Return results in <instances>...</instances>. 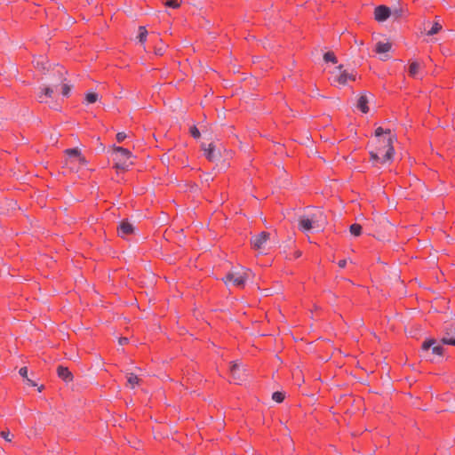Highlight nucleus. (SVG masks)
Here are the masks:
<instances>
[{
  "label": "nucleus",
  "instance_id": "nucleus-1",
  "mask_svg": "<svg viewBox=\"0 0 455 455\" xmlns=\"http://www.w3.org/2000/svg\"><path fill=\"white\" fill-rule=\"evenodd\" d=\"M326 225L327 218L320 210H316L308 214L301 215L298 220L299 228L304 233L309 232L313 229L316 231L322 230Z\"/></svg>",
  "mask_w": 455,
  "mask_h": 455
},
{
  "label": "nucleus",
  "instance_id": "nucleus-2",
  "mask_svg": "<svg viewBox=\"0 0 455 455\" xmlns=\"http://www.w3.org/2000/svg\"><path fill=\"white\" fill-rule=\"evenodd\" d=\"M252 272L249 268L243 267L232 268L223 278L226 285H234L243 288L245 283L251 278Z\"/></svg>",
  "mask_w": 455,
  "mask_h": 455
},
{
  "label": "nucleus",
  "instance_id": "nucleus-3",
  "mask_svg": "<svg viewBox=\"0 0 455 455\" xmlns=\"http://www.w3.org/2000/svg\"><path fill=\"white\" fill-rule=\"evenodd\" d=\"M396 140V135L392 133L390 129H387L385 136L377 140V146L381 145L384 148V155L382 157V164L391 162L395 154L393 147L394 142Z\"/></svg>",
  "mask_w": 455,
  "mask_h": 455
},
{
  "label": "nucleus",
  "instance_id": "nucleus-4",
  "mask_svg": "<svg viewBox=\"0 0 455 455\" xmlns=\"http://www.w3.org/2000/svg\"><path fill=\"white\" fill-rule=\"evenodd\" d=\"M113 156L115 161V168L118 170H126L133 163L131 161L132 153L122 147H113Z\"/></svg>",
  "mask_w": 455,
  "mask_h": 455
},
{
  "label": "nucleus",
  "instance_id": "nucleus-5",
  "mask_svg": "<svg viewBox=\"0 0 455 455\" xmlns=\"http://www.w3.org/2000/svg\"><path fill=\"white\" fill-rule=\"evenodd\" d=\"M332 76L333 81L340 85L347 84L348 80H355V75L344 70L342 65L338 66L335 70L332 71Z\"/></svg>",
  "mask_w": 455,
  "mask_h": 455
},
{
  "label": "nucleus",
  "instance_id": "nucleus-6",
  "mask_svg": "<svg viewBox=\"0 0 455 455\" xmlns=\"http://www.w3.org/2000/svg\"><path fill=\"white\" fill-rule=\"evenodd\" d=\"M270 240V234L267 232H261L251 239V246L254 250L264 251L267 247V242Z\"/></svg>",
  "mask_w": 455,
  "mask_h": 455
},
{
  "label": "nucleus",
  "instance_id": "nucleus-7",
  "mask_svg": "<svg viewBox=\"0 0 455 455\" xmlns=\"http://www.w3.org/2000/svg\"><path fill=\"white\" fill-rule=\"evenodd\" d=\"M66 73L67 71L63 67L59 64H55L51 68V71L46 74H49L51 83H53L54 85L57 86L59 84L63 83L66 80Z\"/></svg>",
  "mask_w": 455,
  "mask_h": 455
},
{
  "label": "nucleus",
  "instance_id": "nucleus-8",
  "mask_svg": "<svg viewBox=\"0 0 455 455\" xmlns=\"http://www.w3.org/2000/svg\"><path fill=\"white\" fill-rule=\"evenodd\" d=\"M230 372L233 381L236 384H239L245 379V369L241 363H232L230 366Z\"/></svg>",
  "mask_w": 455,
  "mask_h": 455
},
{
  "label": "nucleus",
  "instance_id": "nucleus-9",
  "mask_svg": "<svg viewBox=\"0 0 455 455\" xmlns=\"http://www.w3.org/2000/svg\"><path fill=\"white\" fill-rule=\"evenodd\" d=\"M441 341L443 344L455 346V323L444 326Z\"/></svg>",
  "mask_w": 455,
  "mask_h": 455
},
{
  "label": "nucleus",
  "instance_id": "nucleus-10",
  "mask_svg": "<svg viewBox=\"0 0 455 455\" xmlns=\"http://www.w3.org/2000/svg\"><path fill=\"white\" fill-rule=\"evenodd\" d=\"M66 154L69 156L70 164H79L80 165H85L86 160L82 156L81 152L77 148H69L67 149Z\"/></svg>",
  "mask_w": 455,
  "mask_h": 455
},
{
  "label": "nucleus",
  "instance_id": "nucleus-11",
  "mask_svg": "<svg viewBox=\"0 0 455 455\" xmlns=\"http://www.w3.org/2000/svg\"><path fill=\"white\" fill-rule=\"evenodd\" d=\"M391 16V10L386 5H379L374 10V18L379 22L387 20Z\"/></svg>",
  "mask_w": 455,
  "mask_h": 455
},
{
  "label": "nucleus",
  "instance_id": "nucleus-12",
  "mask_svg": "<svg viewBox=\"0 0 455 455\" xmlns=\"http://www.w3.org/2000/svg\"><path fill=\"white\" fill-rule=\"evenodd\" d=\"M429 348L432 349V354L442 356L443 353V348L441 345H437L435 339H428L423 342L422 349L427 351Z\"/></svg>",
  "mask_w": 455,
  "mask_h": 455
},
{
  "label": "nucleus",
  "instance_id": "nucleus-13",
  "mask_svg": "<svg viewBox=\"0 0 455 455\" xmlns=\"http://www.w3.org/2000/svg\"><path fill=\"white\" fill-rule=\"evenodd\" d=\"M202 148L204 151V156L210 161H215L220 157V151L216 150L213 143L208 145L203 143Z\"/></svg>",
  "mask_w": 455,
  "mask_h": 455
},
{
  "label": "nucleus",
  "instance_id": "nucleus-14",
  "mask_svg": "<svg viewBox=\"0 0 455 455\" xmlns=\"http://www.w3.org/2000/svg\"><path fill=\"white\" fill-rule=\"evenodd\" d=\"M135 232V227L127 220H122L118 227V235L121 237H124L127 235L133 234Z\"/></svg>",
  "mask_w": 455,
  "mask_h": 455
},
{
  "label": "nucleus",
  "instance_id": "nucleus-15",
  "mask_svg": "<svg viewBox=\"0 0 455 455\" xmlns=\"http://www.w3.org/2000/svg\"><path fill=\"white\" fill-rule=\"evenodd\" d=\"M35 67L44 74L51 71L54 64L50 63L44 57L40 56L34 60Z\"/></svg>",
  "mask_w": 455,
  "mask_h": 455
},
{
  "label": "nucleus",
  "instance_id": "nucleus-16",
  "mask_svg": "<svg viewBox=\"0 0 455 455\" xmlns=\"http://www.w3.org/2000/svg\"><path fill=\"white\" fill-rule=\"evenodd\" d=\"M371 95L367 92L362 93L357 100V108L363 112L367 113L369 111L368 103Z\"/></svg>",
  "mask_w": 455,
  "mask_h": 455
},
{
  "label": "nucleus",
  "instance_id": "nucleus-17",
  "mask_svg": "<svg viewBox=\"0 0 455 455\" xmlns=\"http://www.w3.org/2000/svg\"><path fill=\"white\" fill-rule=\"evenodd\" d=\"M57 374H58L59 378H60L66 383H69V382L73 381L74 377H73L72 372L68 370V368H67L63 365L58 366Z\"/></svg>",
  "mask_w": 455,
  "mask_h": 455
},
{
  "label": "nucleus",
  "instance_id": "nucleus-18",
  "mask_svg": "<svg viewBox=\"0 0 455 455\" xmlns=\"http://www.w3.org/2000/svg\"><path fill=\"white\" fill-rule=\"evenodd\" d=\"M54 87V84L51 83L50 85L40 88L41 92L38 94V100L40 102H46L45 98L52 97Z\"/></svg>",
  "mask_w": 455,
  "mask_h": 455
},
{
  "label": "nucleus",
  "instance_id": "nucleus-19",
  "mask_svg": "<svg viewBox=\"0 0 455 455\" xmlns=\"http://www.w3.org/2000/svg\"><path fill=\"white\" fill-rule=\"evenodd\" d=\"M421 68L422 66L418 60L411 61L409 65V75L413 78H417Z\"/></svg>",
  "mask_w": 455,
  "mask_h": 455
},
{
  "label": "nucleus",
  "instance_id": "nucleus-20",
  "mask_svg": "<svg viewBox=\"0 0 455 455\" xmlns=\"http://www.w3.org/2000/svg\"><path fill=\"white\" fill-rule=\"evenodd\" d=\"M383 153H384V148L381 145L376 146L375 151H371L370 153L371 159L373 161H376V162L382 163V157L384 155Z\"/></svg>",
  "mask_w": 455,
  "mask_h": 455
},
{
  "label": "nucleus",
  "instance_id": "nucleus-21",
  "mask_svg": "<svg viewBox=\"0 0 455 455\" xmlns=\"http://www.w3.org/2000/svg\"><path fill=\"white\" fill-rule=\"evenodd\" d=\"M391 49V44L388 42H378L376 44L375 51L379 54H385Z\"/></svg>",
  "mask_w": 455,
  "mask_h": 455
},
{
  "label": "nucleus",
  "instance_id": "nucleus-22",
  "mask_svg": "<svg viewBox=\"0 0 455 455\" xmlns=\"http://www.w3.org/2000/svg\"><path fill=\"white\" fill-rule=\"evenodd\" d=\"M127 384L132 388H134L136 385L140 384V379L134 373H127Z\"/></svg>",
  "mask_w": 455,
  "mask_h": 455
},
{
  "label": "nucleus",
  "instance_id": "nucleus-23",
  "mask_svg": "<svg viewBox=\"0 0 455 455\" xmlns=\"http://www.w3.org/2000/svg\"><path fill=\"white\" fill-rule=\"evenodd\" d=\"M148 34V30L145 27L141 26L139 28V35L137 38L140 44H143L147 41Z\"/></svg>",
  "mask_w": 455,
  "mask_h": 455
},
{
  "label": "nucleus",
  "instance_id": "nucleus-24",
  "mask_svg": "<svg viewBox=\"0 0 455 455\" xmlns=\"http://www.w3.org/2000/svg\"><path fill=\"white\" fill-rule=\"evenodd\" d=\"M99 95L96 92H89L85 94V101L87 104L94 103L98 100Z\"/></svg>",
  "mask_w": 455,
  "mask_h": 455
},
{
  "label": "nucleus",
  "instance_id": "nucleus-25",
  "mask_svg": "<svg viewBox=\"0 0 455 455\" xmlns=\"http://www.w3.org/2000/svg\"><path fill=\"white\" fill-rule=\"evenodd\" d=\"M351 235L359 236L362 234V226L360 224H353L349 228Z\"/></svg>",
  "mask_w": 455,
  "mask_h": 455
},
{
  "label": "nucleus",
  "instance_id": "nucleus-26",
  "mask_svg": "<svg viewBox=\"0 0 455 455\" xmlns=\"http://www.w3.org/2000/svg\"><path fill=\"white\" fill-rule=\"evenodd\" d=\"M323 60L326 62L337 63V58L332 52H328L323 54Z\"/></svg>",
  "mask_w": 455,
  "mask_h": 455
},
{
  "label": "nucleus",
  "instance_id": "nucleus-27",
  "mask_svg": "<svg viewBox=\"0 0 455 455\" xmlns=\"http://www.w3.org/2000/svg\"><path fill=\"white\" fill-rule=\"evenodd\" d=\"M284 397H285L284 393L279 392V391L274 392L272 395V399L276 403H282L283 401Z\"/></svg>",
  "mask_w": 455,
  "mask_h": 455
},
{
  "label": "nucleus",
  "instance_id": "nucleus-28",
  "mask_svg": "<svg viewBox=\"0 0 455 455\" xmlns=\"http://www.w3.org/2000/svg\"><path fill=\"white\" fill-rule=\"evenodd\" d=\"M442 29V26L438 22H435L431 28L428 30L427 35L433 36L437 34Z\"/></svg>",
  "mask_w": 455,
  "mask_h": 455
},
{
  "label": "nucleus",
  "instance_id": "nucleus-29",
  "mask_svg": "<svg viewBox=\"0 0 455 455\" xmlns=\"http://www.w3.org/2000/svg\"><path fill=\"white\" fill-rule=\"evenodd\" d=\"M0 435L6 441V442H11L13 435L10 433L9 430H3L1 433H0Z\"/></svg>",
  "mask_w": 455,
  "mask_h": 455
},
{
  "label": "nucleus",
  "instance_id": "nucleus-30",
  "mask_svg": "<svg viewBox=\"0 0 455 455\" xmlns=\"http://www.w3.org/2000/svg\"><path fill=\"white\" fill-rule=\"evenodd\" d=\"M71 91V86L68 84H63L61 87V93L63 96L67 97L68 96L69 92Z\"/></svg>",
  "mask_w": 455,
  "mask_h": 455
},
{
  "label": "nucleus",
  "instance_id": "nucleus-31",
  "mask_svg": "<svg viewBox=\"0 0 455 455\" xmlns=\"http://www.w3.org/2000/svg\"><path fill=\"white\" fill-rule=\"evenodd\" d=\"M379 224L383 228H392V225L391 223L386 219V218H380L379 220Z\"/></svg>",
  "mask_w": 455,
  "mask_h": 455
},
{
  "label": "nucleus",
  "instance_id": "nucleus-32",
  "mask_svg": "<svg viewBox=\"0 0 455 455\" xmlns=\"http://www.w3.org/2000/svg\"><path fill=\"white\" fill-rule=\"evenodd\" d=\"M164 4L172 8H178L180 6V4L177 2V0H165Z\"/></svg>",
  "mask_w": 455,
  "mask_h": 455
},
{
  "label": "nucleus",
  "instance_id": "nucleus-33",
  "mask_svg": "<svg viewBox=\"0 0 455 455\" xmlns=\"http://www.w3.org/2000/svg\"><path fill=\"white\" fill-rule=\"evenodd\" d=\"M165 48H166V46L164 44H162L159 47H157V46L155 47V53L156 55L161 56L164 54Z\"/></svg>",
  "mask_w": 455,
  "mask_h": 455
},
{
  "label": "nucleus",
  "instance_id": "nucleus-34",
  "mask_svg": "<svg viewBox=\"0 0 455 455\" xmlns=\"http://www.w3.org/2000/svg\"><path fill=\"white\" fill-rule=\"evenodd\" d=\"M385 132L386 130H384L382 127H378L375 130V136L377 137V140L379 138H383L385 136Z\"/></svg>",
  "mask_w": 455,
  "mask_h": 455
},
{
  "label": "nucleus",
  "instance_id": "nucleus-35",
  "mask_svg": "<svg viewBox=\"0 0 455 455\" xmlns=\"http://www.w3.org/2000/svg\"><path fill=\"white\" fill-rule=\"evenodd\" d=\"M391 15L398 19L403 15V10L400 8H395L393 11H391Z\"/></svg>",
  "mask_w": 455,
  "mask_h": 455
},
{
  "label": "nucleus",
  "instance_id": "nucleus-36",
  "mask_svg": "<svg viewBox=\"0 0 455 455\" xmlns=\"http://www.w3.org/2000/svg\"><path fill=\"white\" fill-rule=\"evenodd\" d=\"M190 133L196 139L200 137V132L196 126L190 128Z\"/></svg>",
  "mask_w": 455,
  "mask_h": 455
},
{
  "label": "nucleus",
  "instance_id": "nucleus-37",
  "mask_svg": "<svg viewBox=\"0 0 455 455\" xmlns=\"http://www.w3.org/2000/svg\"><path fill=\"white\" fill-rule=\"evenodd\" d=\"M127 135L125 132H118L116 134V140L118 142H122L124 139H126Z\"/></svg>",
  "mask_w": 455,
  "mask_h": 455
},
{
  "label": "nucleus",
  "instance_id": "nucleus-38",
  "mask_svg": "<svg viewBox=\"0 0 455 455\" xmlns=\"http://www.w3.org/2000/svg\"><path fill=\"white\" fill-rule=\"evenodd\" d=\"M19 373L21 377H23L24 379H27L28 378V368L27 367L20 368L19 371Z\"/></svg>",
  "mask_w": 455,
  "mask_h": 455
},
{
  "label": "nucleus",
  "instance_id": "nucleus-39",
  "mask_svg": "<svg viewBox=\"0 0 455 455\" xmlns=\"http://www.w3.org/2000/svg\"><path fill=\"white\" fill-rule=\"evenodd\" d=\"M203 134L208 140H212L213 139L212 133L209 130H203Z\"/></svg>",
  "mask_w": 455,
  "mask_h": 455
},
{
  "label": "nucleus",
  "instance_id": "nucleus-40",
  "mask_svg": "<svg viewBox=\"0 0 455 455\" xmlns=\"http://www.w3.org/2000/svg\"><path fill=\"white\" fill-rule=\"evenodd\" d=\"M25 380H26L27 385H28V386H31V387L36 386V384L32 379H30L28 377L27 379H25Z\"/></svg>",
  "mask_w": 455,
  "mask_h": 455
},
{
  "label": "nucleus",
  "instance_id": "nucleus-41",
  "mask_svg": "<svg viewBox=\"0 0 455 455\" xmlns=\"http://www.w3.org/2000/svg\"><path fill=\"white\" fill-rule=\"evenodd\" d=\"M118 342L120 345H125L128 343V339L127 338H120Z\"/></svg>",
  "mask_w": 455,
  "mask_h": 455
},
{
  "label": "nucleus",
  "instance_id": "nucleus-42",
  "mask_svg": "<svg viewBox=\"0 0 455 455\" xmlns=\"http://www.w3.org/2000/svg\"><path fill=\"white\" fill-rule=\"evenodd\" d=\"M338 264H339V267L343 268L346 267L347 260L346 259L339 260Z\"/></svg>",
  "mask_w": 455,
  "mask_h": 455
},
{
  "label": "nucleus",
  "instance_id": "nucleus-43",
  "mask_svg": "<svg viewBox=\"0 0 455 455\" xmlns=\"http://www.w3.org/2000/svg\"><path fill=\"white\" fill-rule=\"evenodd\" d=\"M51 140H53L54 142H56V141H57V140H58V135H56V136H52V137H51Z\"/></svg>",
  "mask_w": 455,
  "mask_h": 455
},
{
  "label": "nucleus",
  "instance_id": "nucleus-44",
  "mask_svg": "<svg viewBox=\"0 0 455 455\" xmlns=\"http://www.w3.org/2000/svg\"><path fill=\"white\" fill-rule=\"evenodd\" d=\"M43 388H44V386L38 387V391L41 392L43 390Z\"/></svg>",
  "mask_w": 455,
  "mask_h": 455
},
{
  "label": "nucleus",
  "instance_id": "nucleus-45",
  "mask_svg": "<svg viewBox=\"0 0 455 455\" xmlns=\"http://www.w3.org/2000/svg\"><path fill=\"white\" fill-rule=\"evenodd\" d=\"M301 255V252L300 251H297L296 252V257H299Z\"/></svg>",
  "mask_w": 455,
  "mask_h": 455
},
{
  "label": "nucleus",
  "instance_id": "nucleus-46",
  "mask_svg": "<svg viewBox=\"0 0 455 455\" xmlns=\"http://www.w3.org/2000/svg\"><path fill=\"white\" fill-rule=\"evenodd\" d=\"M387 55H385V56L381 57V60H387Z\"/></svg>",
  "mask_w": 455,
  "mask_h": 455
}]
</instances>
